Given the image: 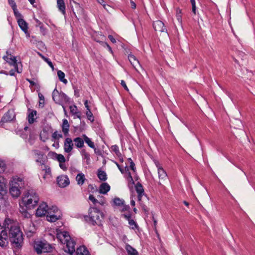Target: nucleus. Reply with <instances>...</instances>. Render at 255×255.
Wrapping results in <instances>:
<instances>
[{
  "label": "nucleus",
  "mask_w": 255,
  "mask_h": 255,
  "mask_svg": "<svg viewBox=\"0 0 255 255\" xmlns=\"http://www.w3.org/2000/svg\"><path fill=\"white\" fill-rule=\"evenodd\" d=\"M9 239L16 247L21 246L23 243L22 233L15 224L10 219L5 220L3 225L0 224V246L6 247Z\"/></svg>",
  "instance_id": "obj_1"
},
{
  "label": "nucleus",
  "mask_w": 255,
  "mask_h": 255,
  "mask_svg": "<svg viewBox=\"0 0 255 255\" xmlns=\"http://www.w3.org/2000/svg\"><path fill=\"white\" fill-rule=\"evenodd\" d=\"M39 201L38 195L34 191H28L22 196L19 201V211L25 218H28L30 214L27 210L35 208Z\"/></svg>",
  "instance_id": "obj_2"
},
{
  "label": "nucleus",
  "mask_w": 255,
  "mask_h": 255,
  "mask_svg": "<svg viewBox=\"0 0 255 255\" xmlns=\"http://www.w3.org/2000/svg\"><path fill=\"white\" fill-rule=\"evenodd\" d=\"M56 237L62 244H65L68 252L73 253L75 251V242L71 238L68 232L61 230H56Z\"/></svg>",
  "instance_id": "obj_3"
},
{
  "label": "nucleus",
  "mask_w": 255,
  "mask_h": 255,
  "mask_svg": "<svg viewBox=\"0 0 255 255\" xmlns=\"http://www.w3.org/2000/svg\"><path fill=\"white\" fill-rule=\"evenodd\" d=\"M90 224L100 225L104 219L103 213L96 208H91L89 211V215L85 217Z\"/></svg>",
  "instance_id": "obj_4"
},
{
  "label": "nucleus",
  "mask_w": 255,
  "mask_h": 255,
  "mask_svg": "<svg viewBox=\"0 0 255 255\" xmlns=\"http://www.w3.org/2000/svg\"><path fill=\"white\" fill-rule=\"evenodd\" d=\"M33 248L38 254H40L42 253L50 252L52 250V246L45 241H34Z\"/></svg>",
  "instance_id": "obj_5"
},
{
  "label": "nucleus",
  "mask_w": 255,
  "mask_h": 255,
  "mask_svg": "<svg viewBox=\"0 0 255 255\" xmlns=\"http://www.w3.org/2000/svg\"><path fill=\"white\" fill-rule=\"evenodd\" d=\"M53 100L56 103L61 104L68 102V97L63 93H59L57 89H54L52 93Z\"/></svg>",
  "instance_id": "obj_6"
},
{
  "label": "nucleus",
  "mask_w": 255,
  "mask_h": 255,
  "mask_svg": "<svg viewBox=\"0 0 255 255\" xmlns=\"http://www.w3.org/2000/svg\"><path fill=\"white\" fill-rule=\"evenodd\" d=\"M49 207L45 202H41L35 212V215L38 217H45L47 214Z\"/></svg>",
  "instance_id": "obj_7"
},
{
  "label": "nucleus",
  "mask_w": 255,
  "mask_h": 255,
  "mask_svg": "<svg viewBox=\"0 0 255 255\" xmlns=\"http://www.w3.org/2000/svg\"><path fill=\"white\" fill-rule=\"evenodd\" d=\"M4 59L10 65L14 66L17 73H21L22 71V68L21 64L16 62V58L11 55H8L3 57Z\"/></svg>",
  "instance_id": "obj_8"
},
{
  "label": "nucleus",
  "mask_w": 255,
  "mask_h": 255,
  "mask_svg": "<svg viewBox=\"0 0 255 255\" xmlns=\"http://www.w3.org/2000/svg\"><path fill=\"white\" fill-rule=\"evenodd\" d=\"M52 209L54 214L46 216V220L50 222H55L60 219L61 217V211L56 206H53Z\"/></svg>",
  "instance_id": "obj_9"
},
{
  "label": "nucleus",
  "mask_w": 255,
  "mask_h": 255,
  "mask_svg": "<svg viewBox=\"0 0 255 255\" xmlns=\"http://www.w3.org/2000/svg\"><path fill=\"white\" fill-rule=\"evenodd\" d=\"M56 181L58 185L61 188L68 186L70 184V180L67 175H61L57 177Z\"/></svg>",
  "instance_id": "obj_10"
},
{
  "label": "nucleus",
  "mask_w": 255,
  "mask_h": 255,
  "mask_svg": "<svg viewBox=\"0 0 255 255\" xmlns=\"http://www.w3.org/2000/svg\"><path fill=\"white\" fill-rule=\"evenodd\" d=\"M10 186H16L20 189L24 187V181L22 178L18 176H14L11 179Z\"/></svg>",
  "instance_id": "obj_11"
},
{
  "label": "nucleus",
  "mask_w": 255,
  "mask_h": 255,
  "mask_svg": "<svg viewBox=\"0 0 255 255\" xmlns=\"http://www.w3.org/2000/svg\"><path fill=\"white\" fill-rule=\"evenodd\" d=\"M153 26L154 30L161 33L167 34V30L164 25V23L160 20H157L153 22Z\"/></svg>",
  "instance_id": "obj_12"
},
{
  "label": "nucleus",
  "mask_w": 255,
  "mask_h": 255,
  "mask_svg": "<svg viewBox=\"0 0 255 255\" xmlns=\"http://www.w3.org/2000/svg\"><path fill=\"white\" fill-rule=\"evenodd\" d=\"M73 140L70 137H66L64 141L63 149L65 152L69 153L73 149Z\"/></svg>",
  "instance_id": "obj_13"
},
{
  "label": "nucleus",
  "mask_w": 255,
  "mask_h": 255,
  "mask_svg": "<svg viewBox=\"0 0 255 255\" xmlns=\"http://www.w3.org/2000/svg\"><path fill=\"white\" fill-rule=\"evenodd\" d=\"M32 152L35 156L36 162L39 165H44L45 159L43 153L38 150H34Z\"/></svg>",
  "instance_id": "obj_14"
},
{
  "label": "nucleus",
  "mask_w": 255,
  "mask_h": 255,
  "mask_svg": "<svg viewBox=\"0 0 255 255\" xmlns=\"http://www.w3.org/2000/svg\"><path fill=\"white\" fill-rule=\"evenodd\" d=\"M15 118V114L13 110H8L2 117L1 122L7 123L12 121Z\"/></svg>",
  "instance_id": "obj_15"
},
{
  "label": "nucleus",
  "mask_w": 255,
  "mask_h": 255,
  "mask_svg": "<svg viewBox=\"0 0 255 255\" xmlns=\"http://www.w3.org/2000/svg\"><path fill=\"white\" fill-rule=\"evenodd\" d=\"M156 167L158 168V177L160 180L161 181H164L167 178V174L166 171L160 166L158 162H155Z\"/></svg>",
  "instance_id": "obj_16"
},
{
  "label": "nucleus",
  "mask_w": 255,
  "mask_h": 255,
  "mask_svg": "<svg viewBox=\"0 0 255 255\" xmlns=\"http://www.w3.org/2000/svg\"><path fill=\"white\" fill-rule=\"evenodd\" d=\"M136 191L138 194V200L141 204V200L143 197H145L144 192L142 186L140 183H137L135 186Z\"/></svg>",
  "instance_id": "obj_17"
},
{
  "label": "nucleus",
  "mask_w": 255,
  "mask_h": 255,
  "mask_svg": "<svg viewBox=\"0 0 255 255\" xmlns=\"http://www.w3.org/2000/svg\"><path fill=\"white\" fill-rule=\"evenodd\" d=\"M17 23L21 29L26 34L27 36H29V34L28 32V26L27 22L22 18H19L17 19Z\"/></svg>",
  "instance_id": "obj_18"
},
{
  "label": "nucleus",
  "mask_w": 255,
  "mask_h": 255,
  "mask_svg": "<svg viewBox=\"0 0 255 255\" xmlns=\"http://www.w3.org/2000/svg\"><path fill=\"white\" fill-rule=\"evenodd\" d=\"M113 203L115 205L122 207V211H126L129 209L128 206L124 204V201L118 197H116L113 199Z\"/></svg>",
  "instance_id": "obj_19"
},
{
  "label": "nucleus",
  "mask_w": 255,
  "mask_h": 255,
  "mask_svg": "<svg viewBox=\"0 0 255 255\" xmlns=\"http://www.w3.org/2000/svg\"><path fill=\"white\" fill-rule=\"evenodd\" d=\"M61 127L62 128V131L64 135H68L69 131L70 125L67 120L65 119L62 120V124L61 126Z\"/></svg>",
  "instance_id": "obj_20"
},
{
  "label": "nucleus",
  "mask_w": 255,
  "mask_h": 255,
  "mask_svg": "<svg viewBox=\"0 0 255 255\" xmlns=\"http://www.w3.org/2000/svg\"><path fill=\"white\" fill-rule=\"evenodd\" d=\"M9 193L13 198H17L21 194V189L16 186H10Z\"/></svg>",
  "instance_id": "obj_21"
},
{
  "label": "nucleus",
  "mask_w": 255,
  "mask_h": 255,
  "mask_svg": "<svg viewBox=\"0 0 255 255\" xmlns=\"http://www.w3.org/2000/svg\"><path fill=\"white\" fill-rule=\"evenodd\" d=\"M110 186L107 183H102L99 189V192L101 194H106L110 190Z\"/></svg>",
  "instance_id": "obj_22"
},
{
  "label": "nucleus",
  "mask_w": 255,
  "mask_h": 255,
  "mask_svg": "<svg viewBox=\"0 0 255 255\" xmlns=\"http://www.w3.org/2000/svg\"><path fill=\"white\" fill-rule=\"evenodd\" d=\"M44 171L43 178L44 180L49 179L51 177V169L48 166L44 165V168L42 169Z\"/></svg>",
  "instance_id": "obj_23"
},
{
  "label": "nucleus",
  "mask_w": 255,
  "mask_h": 255,
  "mask_svg": "<svg viewBox=\"0 0 255 255\" xmlns=\"http://www.w3.org/2000/svg\"><path fill=\"white\" fill-rule=\"evenodd\" d=\"M85 180V175L83 173H79L76 177L77 184L80 186L84 183Z\"/></svg>",
  "instance_id": "obj_24"
},
{
  "label": "nucleus",
  "mask_w": 255,
  "mask_h": 255,
  "mask_svg": "<svg viewBox=\"0 0 255 255\" xmlns=\"http://www.w3.org/2000/svg\"><path fill=\"white\" fill-rule=\"evenodd\" d=\"M76 255H90L85 247L81 246L77 248Z\"/></svg>",
  "instance_id": "obj_25"
},
{
  "label": "nucleus",
  "mask_w": 255,
  "mask_h": 255,
  "mask_svg": "<svg viewBox=\"0 0 255 255\" xmlns=\"http://www.w3.org/2000/svg\"><path fill=\"white\" fill-rule=\"evenodd\" d=\"M125 248L128 255H138V252L129 245H126Z\"/></svg>",
  "instance_id": "obj_26"
},
{
  "label": "nucleus",
  "mask_w": 255,
  "mask_h": 255,
  "mask_svg": "<svg viewBox=\"0 0 255 255\" xmlns=\"http://www.w3.org/2000/svg\"><path fill=\"white\" fill-rule=\"evenodd\" d=\"M128 60L134 68L136 69V66L139 65V61L133 55H129Z\"/></svg>",
  "instance_id": "obj_27"
},
{
  "label": "nucleus",
  "mask_w": 255,
  "mask_h": 255,
  "mask_svg": "<svg viewBox=\"0 0 255 255\" xmlns=\"http://www.w3.org/2000/svg\"><path fill=\"white\" fill-rule=\"evenodd\" d=\"M57 5L63 14H65V5L63 0H57Z\"/></svg>",
  "instance_id": "obj_28"
},
{
  "label": "nucleus",
  "mask_w": 255,
  "mask_h": 255,
  "mask_svg": "<svg viewBox=\"0 0 255 255\" xmlns=\"http://www.w3.org/2000/svg\"><path fill=\"white\" fill-rule=\"evenodd\" d=\"M6 180L2 176H0V194L6 191Z\"/></svg>",
  "instance_id": "obj_29"
},
{
  "label": "nucleus",
  "mask_w": 255,
  "mask_h": 255,
  "mask_svg": "<svg viewBox=\"0 0 255 255\" xmlns=\"http://www.w3.org/2000/svg\"><path fill=\"white\" fill-rule=\"evenodd\" d=\"M84 139L80 137H76L74 139L73 141L75 142V146L77 148H82L84 146Z\"/></svg>",
  "instance_id": "obj_30"
},
{
  "label": "nucleus",
  "mask_w": 255,
  "mask_h": 255,
  "mask_svg": "<svg viewBox=\"0 0 255 255\" xmlns=\"http://www.w3.org/2000/svg\"><path fill=\"white\" fill-rule=\"evenodd\" d=\"M111 149L120 158V160L123 162V159L122 158V154L120 152L119 147L117 145H114L111 146Z\"/></svg>",
  "instance_id": "obj_31"
},
{
  "label": "nucleus",
  "mask_w": 255,
  "mask_h": 255,
  "mask_svg": "<svg viewBox=\"0 0 255 255\" xmlns=\"http://www.w3.org/2000/svg\"><path fill=\"white\" fill-rule=\"evenodd\" d=\"M36 116V111L33 110L28 115V121L30 124L34 123Z\"/></svg>",
  "instance_id": "obj_32"
},
{
  "label": "nucleus",
  "mask_w": 255,
  "mask_h": 255,
  "mask_svg": "<svg viewBox=\"0 0 255 255\" xmlns=\"http://www.w3.org/2000/svg\"><path fill=\"white\" fill-rule=\"evenodd\" d=\"M53 154V158L56 159L59 163L65 162V158L62 154H58L55 152H54Z\"/></svg>",
  "instance_id": "obj_33"
},
{
  "label": "nucleus",
  "mask_w": 255,
  "mask_h": 255,
  "mask_svg": "<svg viewBox=\"0 0 255 255\" xmlns=\"http://www.w3.org/2000/svg\"><path fill=\"white\" fill-rule=\"evenodd\" d=\"M82 137L83 138L85 142L88 145L89 147L92 148H95L94 142H92L87 136H86L85 134H83Z\"/></svg>",
  "instance_id": "obj_34"
},
{
  "label": "nucleus",
  "mask_w": 255,
  "mask_h": 255,
  "mask_svg": "<svg viewBox=\"0 0 255 255\" xmlns=\"http://www.w3.org/2000/svg\"><path fill=\"white\" fill-rule=\"evenodd\" d=\"M70 113L76 116V117L78 118H80V116L79 113L78 112L77 108L75 105L70 106L69 107Z\"/></svg>",
  "instance_id": "obj_35"
},
{
  "label": "nucleus",
  "mask_w": 255,
  "mask_h": 255,
  "mask_svg": "<svg viewBox=\"0 0 255 255\" xmlns=\"http://www.w3.org/2000/svg\"><path fill=\"white\" fill-rule=\"evenodd\" d=\"M57 75L60 81L62 82L63 83L65 84L67 83V80L64 78L65 74L64 72H63L61 70H58L57 71Z\"/></svg>",
  "instance_id": "obj_36"
},
{
  "label": "nucleus",
  "mask_w": 255,
  "mask_h": 255,
  "mask_svg": "<svg viewBox=\"0 0 255 255\" xmlns=\"http://www.w3.org/2000/svg\"><path fill=\"white\" fill-rule=\"evenodd\" d=\"M62 134L57 131H54L52 134V140H59V139L62 138Z\"/></svg>",
  "instance_id": "obj_37"
},
{
  "label": "nucleus",
  "mask_w": 255,
  "mask_h": 255,
  "mask_svg": "<svg viewBox=\"0 0 255 255\" xmlns=\"http://www.w3.org/2000/svg\"><path fill=\"white\" fill-rule=\"evenodd\" d=\"M40 139L45 142L48 138V134L46 130H43L41 132L40 134Z\"/></svg>",
  "instance_id": "obj_38"
},
{
  "label": "nucleus",
  "mask_w": 255,
  "mask_h": 255,
  "mask_svg": "<svg viewBox=\"0 0 255 255\" xmlns=\"http://www.w3.org/2000/svg\"><path fill=\"white\" fill-rule=\"evenodd\" d=\"M98 178L103 181H105L107 180V174L106 173L102 170H99L98 173Z\"/></svg>",
  "instance_id": "obj_39"
},
{
  "label": "nucleus",
  "mask_w": 255,
  "mask_h": 255,
  "mask_svg": "<svg viewBox=\"0 0 255 255\" xmlns=\"http://www.w3.org/2000/svg\"><path fill=\"white\" fill-rule=\"evenodd\" d=\"M181 10L179 8L176 9V17L178 21L180 22H181L182 20V14H181Z\"/></svg>",
  "instance_id": "obj_40"
},
{
  "label": "nucleus",
  "mask_w": 255,
  "mask_h": 255,
  "mask_svg": "<svg viewBox=\"0 0 255 255\" xmlns=\"http://www.w3.org/2000/svg\"><path fill=\"white\" fill-rule=\"evenodd\" d=\"M127 180H128V182L129 185H132L134 184L133 180L131 177L130 173L129 172H128V176L127 177Z\"/></svg>",
  "instance_id": "obj_41"
},
{
  "label": "nucleus",
  "mask_w": 255,
  "mask_h": 255,
  "mask_svg": "<svg viewBox=\"0 0 255 255\" xmlns=\"http://www.w3.org/2000/svg\"><path fill=\"white\" fill-rule=\"evenodd\" d=\"M128 224L130 225L131 229H135L137 228V225L133 220L129 219Z\"/></svg>",
  "instance_id": "obj_42"
},
{
  "label": "nucleus",
  "mask_w": 255,
  "mask_h": 255,
  "mask_svg": "<svg viewBox=\"0 0 255 255\" xmlns=\"http://www.w3.org/2000/svg\"><path fill=\"white\" fill-rule=\"evenodd\" d=\"M86 115L89 120L91 121H94V118L93 117V114L90 110H87L86 112Z\"/></svg>",
  "instance_id": "obj_43"
},
{
  "label": "nucleus",
  "mask_w": 255,
  "mask_h": 255,
  "mask_svg": "<svg viewBox=\"0 0 255 255\" xmlns=\"http://www.w3.org/2000/svg\"><path fill=\"white\" fill-rule=\"evenodd\" d=\"M83 156L84 159H86L87 164H89L90 160L89 154L88 153L84 151L83 153Z\"/></svg>",
  "instance_id": "obj_44"
},
{
  "label": "nucleus",
  "mask_w": 255,
  "mask_h": 255,
  "mask_svg": "<svg viewBox=\"0 0 255 255\" xmlns=\"http://www.w3.org/2000/svg\"><path fill=\"white\" fill-rule=\"evenodd\" d=\"M5 163L2 160L0 159V172L4 171L5 170Z\"/></svg>",
  "instance_id": "obj_45"
},
{
  "label": "nucleus",
  "mask_w": 255,
  "mask_h": 255,
  "mask_svg": "<svg viewBox=\"0 0 255 255\" xmlns=\"http://www.w3.org/2000/svg\"><path fill=\"white\" fill-rule=\"evenodd\" d=\"M89 199L92 201L94 204L96 205L98 203V200L96 199L92 195H90L89 197Z\"/></svg>",
  "instance_id": "obj_46"
},
{
  "label": "nucleus",
  "mask_w": 255,
  "mask_h": 255,
  "mask_svg": "<svg viewBox=\"0 0 255 255\" xmlns=\"http://www.w3.org/2000/svg\"><path fill=\"white\" fill-rule=\"evenodd\" d=\"M8 2L9 4L11 6L12 9H14L16 7V5L15 2H14V0H8Z\"/></svg>",
  "instance_id": "obj_47"
},
{
  "label": "nucleus",
  "mask_w": 255,
  "mask_h": 255,
  "mask_svg": "<svg viewBox=\"0 0 255 255\" xmlns=\"http://www.w3.org/2000/svg\"><path fill=\"white\" fill-rule=\"evenodd\" d=\"M42 58L45 61H46L47 64H48V65L53 70L54 69V67H53V65L52 63V62L49 61L48 60V59L42 56Z\"/></svg>",
  "instance_id": "obj_48"
},
{
  "label": "nucleus",
  "mask_w": 255,
  "mask_h": 255,
  "mask_svg": "<svg viewBox=\"0 0 255 255\" xmlns=\"http://www.w3.org/2000/svg\"><path fill=\"white\" fill-rule=\"evenodd\" d=\"M59 166L62 169H63L64 171H66L67 169V167L65 165V162L59 163Z\"/></svg>",
  "instance_id": "obj_49"
},
{
  "label": "nucleus",
  "mask_w": 255,
  "mask_h": 255,
  "mask_svg": "<svg viewBox=\"0 0 255 255\" xmlns=\"http://www.w3.org/2000/svg\"><path fill=\"white\" fill-rule=\"evenodd\" d=\"M54 206H52L51 207H49V209H48V211H47V214L46 215H53L54 214V212L53 210V207Z\"/></svg>",
  "instance_id": "obj_50"
},
{
  "label": "nucleus",
  "mask_w": 255,
  "mask_h": 255,
  "mask_svg": "<svg viewBox=\"0 0 255 255\" xmlns=\"http://www.w3.org/2000/svg\"><path fill=\"white\" fill-rule=\"evenodd\" d=\"M121 84L126 91H128V89L126 85V82L124 80H121Z\"/></svg>",
  "instance_id": "obj_51"
},
{
  "label": "nucleus",
  "mask_w": 255,
  "mask_h": 255,
  "mask_svg": "<svg viewBox=\"0 0 255 255\" xmlns=\"http://www.w3.org/2000/svg\"><path fill=\"white\" fill-rule=\"evenodd\" d=\"M97 0L99 3L101 4L105 9H107V7H106L107 4H106V2L104 1V0Z\"/></svg>",
  "instance_id": "obj_52"
},
{
  "label": "nucleus",
  "mask_w": 255,
  "mask_h": 255,
  "mask_svg": "<svg viewBox=\"0 0 255 255\" xmlns=\"http://www.w3.org/2000/svg\"><path fill=\"white\" fill-rule=\"evenodd\" d=\"M13 11H14L15 15L18 18V19L20 18L21 15L17 11V9H16V7H15V8H14V9H13Z\"/></svg>",
  "instance_id": "obj_53"
},
{
  "label": "nucleus",
  "mask_w": 255,
  "mask_h": 255,
  "mask_svg": "<svg viewBox=\"0 0 255 255\" xmlns=\"http://www.w3.org/2000/svg\"><path fill=\"white\" fill-rule=\"evenodd\" d=\"M54 142L53 144V146L55 147L56 148H58L59 147V141L58 140H52Z\"/></svg>",
  "instance_id": "obj_54"
},
{
  "label": "nucleus",
  "mask_w": 255,
  "mask_h": 255,
  "mask_svg": "<svg viewBox=\"0 0 255 255\" xmlns=\"http://www.w3.org/2000/svg\"><path fill=\"white\" fill-rule=\"evenodd\" d=\"M105 203H106L105 200L104 199H101L100 200H98L97 204H100L101 205H102V206L104 205Z\"/></svg>",
  "instance_id": "obj_55"
},
{
  "label": "nucleus",
  "mask_w": 255,
  "mask_h": 255,
  "mask_svg": "<svg viewBox=\"0 0 255 255\" xmlns=\"http://www.w3.org/2000/svg\"><path fill=\"white\" fill-rule=\"evenodd\" d=\"M130 168L133 171H135V164L134 162L132 161H131L130 163Z\"/></svg>",
  "instance_id": "obj_56"
},
{
  "label": "nucleus",
  "mask_w": 255,
  "mask_h": 255,
  "mask_svg": "<svg viewBox=\"0 0 255 255\" xmlns=\"http://www.w3.org/2000/svg\"><path fill=\"white\" fill-rule=\"evenodd\" d=\"M74 3L75 4V7L78 9V11H79L80 12H82V9L80 7L79 4L75 2H74Z\"/></svg>",
  "instance_id": "obj_57"
},
{
  "label": "nucleus",
  "mask_w": 255,
  "mask_h": 255,
  "mask_svg": "<svg viewBox=\"0 0 255 255\" xmlns=\"http://www.w3.org/2000/svg\"><path fill=\"white\" fill-rule=\"evenodd\" d=\"M108 37L113 43H115L116 42V39L113 37L112 35H109Z\"/></svg>",
  "instance_id": "obj_58"
},
{
  "label": "nucleus",
  "mask_w": 255,
  "mask_h": 255,
  "mask_svg": "<svg viewBox=\"0 0 255 255\" xmlns=\"http://www.w3.org/2000/svg\"><path fill=\"white\" fill-rule=\"evenodd\" d=\"M115 163L116 164L117 167H118V168L119 169V170H120V171L122 173H124V169L122 168L121 167V166H120V165L117 163V162H115Z\"/></svg>",
  "instance_id": "obj_59"
},
{
  "label": "nucleus",
  "mask_w": 255,
  "mask_h": 255,
  "mask_svg": "<svg viewBox=\"0 0 255 255\" xmlns=\"http://www.w3.org/2000/svg\"><path fill=\"white\" fill-rule=\"evenodd\" d=\"M130 4H131V7L133 8V9H135V7H136V4L135 3V2L134 1H133L132 0H130Z\"/></svg>",
  "instance_id": "obj_60"
},
{
  "label": "nucleus",
  "mask_w": 255,
  "mask_h": 255,
  "mask_svg": "<svg viewBox=\"0 0 255 255\" xmlns=\"http://www.w3.org/2000/svg\"><path fill=\"white\" fill-rule=\"evenodd\" d=\"M192 11L193 12L196 14V4L195 5H192Z\"/></svg>",
  "instance_id": "obj_61"
},
{
  "label": "nucleus",
  "mask_w": 255,
  "mask_h": 255,
  "mask_svg": "<svg viewBox=\"0 0 255 255\" xmlns=\"http://www.w3.org/2000/svg\"><path fill=\"white\" fill-rule=\"evenodd\" d=\"M105 45L107 46V47L108 48V49H109V51L111 52V53H113V51L112 50V48L111 47L109 46V44H108L107 43H104Z\"/></svg>",
  "instance_id": "obj_62"
},
{
  "label": "nucleus",
  "mask_w": 255,
  "mask_h": 255,
  "mask_svg": "<svg viewBox=\"0 0 255 255\" xmlns=\"http://www.w3.org/2000/svg\"><path fill=\"white\" fill-rule=\"evenodd\" d=\"M84 105H85V106L86 108H87V110H90V109H89V107L88 105V101H87V100H86V101H85V102H84Z\"/></svg>",
  "instance_id": "obj_63"
},
{
  "label": "nucleus",
  "mask_w": 255,
  "mask_h": 255,
  "mask_svg": "<svg viewBox=\"0 0 255 255\" xmlns=\"http://www.w3.org/2000/svg\"><path fill=\"white\" fill-rule=\"evenodd\" d=\"M130 204L133 206H135V201L133 200V199L132 198V197L131 198V199Z\"/></svg>",
  "instance_id": "obj_64"
}]
</instances>
